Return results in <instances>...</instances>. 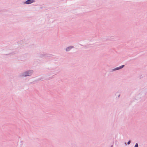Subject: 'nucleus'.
Wrapping results in <instances>:
<instances>
[{
    "label": "nucleus",
    "mask_w": 147,
    "mask_h": 147,
    "mask_svg": "<svg viewBox=\"0 0 147 147\" xmlns=\"http://www.w3.org/2000/svg\"><path fill=\"white\" fill-rule=\"evenodd\" d=\"M34 73V71L33 70L30 69L22 73L20 75L21 77H26L27 76H30Z\"/></svg>",
    "instance_id": "f257e3e1"
},
{
    "label": "nucleus",
    "mask_w": 147,
    "mask_h": 147,
    "mask_svg": "<svg viewBox=\"0 0 147 147\" xmlns=\"http://www.w3.org/2000/svg\"><path fill=\"white\" fill-rule=\"evenodd\" d=\"M146 95L145 92L144 91H140L136 95V98L137 99L142 98L145 96Z\"/></svg>",
    "instance_id": "f03ea898"
},
{
    "label": "nucleus",
    "mask_w": 147,
    "mask_h": 147,
    "mask_svg": "<svg viewBox=\"0 0 147 147\" xmlns=\"http://www.w3.org/2000/svg\"><path fill=\"white\" fill-rule=\"evenodd\" d=\"M125 66V65H122L120 66L119 67H116L115 68L113 69L111 71L112 72L116 70H119L123 68Z\"/></svg>",
    "instance_id": "7ed1b4c3"
},
{
    "label": "nucleus",
    "mask_w": 147,
    "mask_h": 147,
    "mask_svg": "<svg viewBox=\"0 0 147 147\" xmlns=\"http://www.w3.org/2000/svg\"><path fill=\"white\" fill-rule=\"evenodd\" d=\"M35 2L34 0H27L23 3L24 4H30Z\"/></svg>",
    "instance_id": "20e7f679"
},
{
    "label": "nucleus",
    "mask_w": 147,
    "mask_h": 147,
    "mask_svg": "<svg viewBox=\"0 0 147 147\" xmlns=\"http://www.w3.org/2000/svg\"><path fill=\"white\" fill-rule=\"evenodd\" d=\"M74 48V47L72 46H70L67 47L65 49L66 52H69L72 49Z\"/></svg>",
    "instance_id": "39448f33"
},
{
    "label": "nucleus",
    "mask_w": 147,
    "mask_h": 147,
    "mask_svg": "<svg viewBox=\"0 0 147 147\" xmlns=\"http://www.w3.org/2000/svg\"><path fill=\"white\" fill-rule=\"evenodd\" d=\"M48 56V55L46 54H45L43 55V56H41L42 57H47Z\"/></svg>",
    "instance_id": "423d86ee"
},
{
    "label": "nucleus",
    "mask_w": 147,
    "mask_h": 147,
    "mask_svg": "<svg viewBox=\"0 0 147 147\" xmlns=\"http://www.w3.org/2000/svg\"><path fill=\"white\" fill-rule=\"evenodd\" d=\"M134 147H138V144L137 143L136 144Z\"/></svg>",
    "instance_id": "0eeeda50"
},
{
    "label": "nucleus",
    "mask_w": 147,
    "mask_h": 147,
    "mask_svg": "<svg viewBox=\"0 0 147 147\" xmlns=\"http://www.w3.org/2000/svg\"><path fill=\"white\" fill-rule=\"evenodd\" d=\"M130 141H129L127 142V144H130Z\"/></svg>",
    "instance_id": "6e6552de"
},
{
    "label": "nucleus",
    "mask_w": 147,
    "mask_h": 147,
    "mask_svg": "<svg viewBox=\"0 0 147 147\" xmlns=\"http://www.w3.org/2000/svg\"><path fill=\"white\" fill-rule=\"evenodd\" d=\"M120 96V94H119L118 96V97H119Z\"/></svg>",
    "instance_id": "1a4fd4ad"
}]
</instances>
